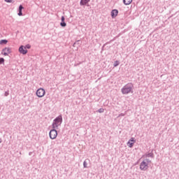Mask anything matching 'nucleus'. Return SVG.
I'll return each mask as SVG.
<instances>
[{
	"label": "nucleus",
	"mask_w": 179,
	"mask_h": 179,
	"mask_svg": "<svg viewBox=\"0 0 179 179\" xmlns=\"http://www.w3.org/2000/svg\"><path fill=\"white\" fill-rule=\"evenodd\" d=\"M61 22H60V26L62 27H66V22H65V17L64 16H62L61 18Z\"/></svg>",
	"instance_id": "9d476101"
},
{
	"label": "nucleus",
	"mask_w": 179,
	"mask_h": 179,
	"mask_svg": "<svg viewBox=\"0 0 179 179\" xmlns=\"http://www.w3.org/2000/svg\"><path fill=\"white\" fill-rule=\"evenodd\" d=\"M123 3L126 6L131 5L132 0H123Z\"/></svg>",
	"instance_id": "ddd939ff"
},
{
	"label": "nucleus",
	"mask_w": 179,
	"mask_h": 179,
	"mask_svg": "<svg viewBox=\"0 0 179 179\" xmlns=\"http://www.w3.org/2000/svg\"><path fill=\"white\" fill-rule=\"evenodd\" d=\"M90 0H80V6H85L89 3Z\"/></svg>",
	"instance_id": "9b49d317"
},
{
	"label": "nucleus",
	"mask_w": 179,
	"mask_h": 179,
	"mask_svg": "<svg viewBox=\"0 0 179 179\" xmlns=\"http://www.w3.org/2000/svg\"><path fill=\"white\" fill-rule=\"evenodd\" d=\"M148 169H149V165L148 164V163H146V162L143 161L141 164H140V169L142 171H146V170H148Z\"/></svg>",
	"instance_id": "20e7f679"
},
{
	"label": "nucleus",
	"mask_w": 179,
	"mask_h": 179,
	"mask_svg": "<svg viewBox=\"0 0 179 179\" xmlns=\"http://www.w3.org/2000/svg\"><path fill=\"white\" fill-rule=\"evenodd\" d=\"M80 41H77L76 42H75L73 45V47H75V45H76V44H78V43H79Z\"/></svg>",
	"instance_id": "bb28decb"
},
{
	"label": "nucleus",
	"mask_w": 179,
	"mask_h": 179,
	"mask_svg": "<svg viewBox=\"0 0 179 179\" xmlns=\"http://www.w3.org/2000/svg\"><path fill=\"white\" fill-rule=\"evenodd\" d=\"M31 155H33V152H29V156H31Z\"/></svg>",
	"instance_id": "c85d7f7f"
},
{
	"label": "nucleus",
	"mask_w": 179,
	"mask_h": 179,
	"mask_svg": "<svg viewBox=\"0 0 179 179\" xmlns=\"http://www.w3.org/2000/svg\"><path fill=\"white\" fill-rule=\"evenodd\" d=\"M6 2H8V3H10L12 2V0H5Z\"/></svg>",
	"instance_id": "cd10ccee"
},
{
	"label": "nucleus",
	"mask_w": 179,
	"mask_h": 179,
	"mask_svg": "<svg viewBox=\"0 0 179 179\" xmlns=\"http://www.w3.org/2000/svg\"><path fill=\"white\" fill-rule=\"evenodd\" d=\"M4 96H5L6 97H8V96H9V91L5 92Z\"/></svg>",
	"instance_id": "393cba45"
},
{
	"label": "nucleus",
	"mask_w": 179,
	"mask_h": 179,
	"mask_svg": "<svg viewBox=\"0 0 179 179\" xmlns=\"http://www.w3.org/2000/svg\"><path fill=\"white\" fill-rule=\"evenodd\" d=\"M83 167L84 169H87V162L86 161L83 162Z\"/></svg>",
	"instance_id": "aec40b11"
},
{
	"label": "nucleus",
	"mask_w": 179,
	"mask_h": 179,
	"mask_svg": "<svg viewBox=\"0 0 179 179\" xmlns=\"http://www.w3.org/2000/svg\"><path fill=\"white\" fill-rule=\"evenodd\" d=\"M49 136L50 139H57V136H58V131L55 128H52L49 132Z\"/></svg>",
	"instance_id": "7ed1b4c3"
},
{
	"label": "nucleus",
	"mask_w": 179,
	"mask_h": 179,
	"mask_svg": "<svg viewBox=\"0 0 179 179\" xmlns=\"http://www.w3.org/2000/svg\"><path fill=\"white\" fill-rule=\"evenodd\" d=\"M134 143H131L129 141L127 142V145H129V148H133Z\"/></svg>",
	"instance_id": "6ab92c4d"
},
{
	"label": "nucleus",
	"mask_w": 179,
	"mask_h": 179,
	"mask_svg": "<svg viewBox=\"0 0 179 179\" xmlns=\"http://www.w3.org/2000/svg\"><path fill=\"white\" fill-rule=\"evenodd\" d=\"M118 65H120V61H118V60L115 61L114 64H113V66L115 68V67L118 66Z\"/></svg>",
	"instance_id": "2eb2a0df"
},
{
	"label": "nucleus",
	"mask_w": 179,
	"mask_h": 179,
	"mask_svg": "<svg viewBox=\"0 0 179 179\" xmlns=\"http://www.w3.org/2000/svg\"><path fill=\"white\" fill-rule=\"evenodd\" d=\"M62 124V115H59L54 119L52 124V128L57 129Z\"/></svg>",
	"instance_id": "f03ea898"
},
{
	"label": "nucleus",
	"mask_w": 179,
	"mask_h": 179,
	"mask_svg": "<svg viewBox=\"0 0 179 179\" xmlns=\"http://www.w3.org/2000/svg\"><path fill=\"white\" fill-rule=\"evenodd\" d=\"M133 89L134 84H132V83H129L121 89V92L122 94H129V93H134V92H132Z\"/></svg>",
	"instance_id": "f257e3e1"
},
{
	"label": "nucleus",
	"mask_w": 179,
	"mask_h": 179,
	"mask_svg": "<svg viewBox=\"0 0 179 179\" xmlns=\"http://www.w3.org/2000/svg\"><path fill=\"white\" fill-rule=\"evenodd\" d=\"M0 143H2V138H0Z\"/></svg>",
	"instance_id": "c756f323"
},
{
	"label": "nucleus",
	"mask_w": 179,
	"mask_h": 179,
	"mask_svg": "<svg viewBox=\"0 0 179 179\" xmlns=\"http://www.w3.org/2000/svg\"><path fill=\"white\" fill-rule=\"evenodd\" d=\"M117 117H125V113H120V114H119V115Z\"/></svg>",
	"instance_id": "a878e982"
},
{
	"label": "nucleus",
	"mask_w": 179,
	"mask_h": 179,
	"mask_svg": "<svg viewBox=\"0 0 179 179\" xmlns=\"http://www.w3.org/2000/svg\"><path fill=\"white\" fill-rule=\"evenodd\" d=\"M10 52H12V50L10 49V48H5L2 50V54L3 55H5V57L9 55Z\"/></svg>",
	"instance_id": "423d86ee"
},
{
	"label": "nucleus",
	"mask_w": 179,
	"mask_h": 179,
	"mask_svg": "<svg viewBox=\"0 0 179 179\" xmlns=\"http://www.w3.org/2000/svg\"><path fill=\"white\" fill-rule=\"evenodd\" d=\"M24 50L27 48L28 50H30L31 48V45L30 44H27L26 45L24 46Z\"/></svg>",
	"instance_id": "dca6fc26"
},
{
	"label": "nucleus",
	"mask_w": 179,
	"mask_h": 179,
	"mask_svg": "<svg viewBox=\"0 0 179 179\" xmlns=\"http://www.w3.org/2000/svg\"><path fill=\"white\" fill-rule=\"evenodd\" d=\"M5 63V59L3 57H0V65H2V64Z\"/></svg>",
	"instance_id": "a211bd4d"
},
{
	"label": "nucleus",
	"mask_w": 179,
	"mask_h": 179,
	"mask_svg": "<svg viewBox=\"0 0 179 179\" xmlns=\"http://www.w3.org/2000/svg\"><path fill=\"white\" fill-rule=\"evenodd\" d=\"M23 9H24V7H23L22 5H20L18 10H21L22 11V10H23Z\"/></svg>",
	"instance_id": "412c9836"
},
{
	"label": "nucleus",
	"mask_w": 179,
	"mask_h": 179,
	"mask_svg": "<svg viewBox=\"0 0 179 179\" xmlns=\"http://www.w3.org/2000/svg\"><path fill=\"white\" fill-rule=\"evenodd\" d=\"M129 142H133L134 143H135L136 141H135V139H134L133 137H131V138L129 140Z\"/></svg>",
	"instance_id": "5701e85b"
},
{
	"label": "nucleus",
	"mask_w": 179,
	"mask_h": 179,
	"mask_svg": "<svg viewBox=\"0 0 179 179\" xmlns=\"http://www.w3.org/2000/svg\"><path fill=\"white\" fill-rule=\"evenodd\" d=\"M45 94V90L43 88H39L36 91V96L38 97H44V95Z\"/></svg>",
	"instance_id": "39448f33"
},
{
	"label": "nucleus",
	"mask_w": 179,
	"mask_h": 179,
	"mask_svg": "<svg viewBox=\"0 0 179 179\" xmlns=\"http://www.w3.org/2000/svg\"><path fill=\"white\" fill-rule=\"evenodd\" d=\"M0 44L1 45L8 44V40H6V39H1L0 41Z\"/></svg>",
	"instance_id": "4468645a"
},
{
	"label": "nucleus",
	"mask_w": 179,
	"mask_h": 179,
	"mask_svg": "<svg viewBox=\"0 0 179 179\" xmlns=\"http://www.w3.org/2000/svg\"><path fill=\"white\" fill-rule=\"evenodd\" d=\"M18 16H23V13L21 10H18Z\"/></svg>",
	"instance_id": "b1692460"
},
{
	"label": "nucleus",
	"mask_w": 179,
	"mask_h": 179,
	"mask_svg": "<svg viewBox=\"0 0 179 179\" xmlns=\"http://www.w3.org/2000/svg\"><path fill=\"white\" fill-rule=\"evenodd\" d=\"M143 162H145V163H147V164L148 165H149V163H152V161L148 158L145 159Z\"/></svg>",
	"instance_id": "f3484780"
},
{
	"label": "nucleus",
	"mask_w": 179,
	"mask_h": 179,
	"mask_svg": "<svg viewBox=\"0 0 179 179\" xmlns=\"http://www.w3.org/2000/svg\"><path fill=\"white\" fill-rule=\"evenodd\" d=\"M117 15H118V10H117V9L112 10L111 17L113 19H114V17H117Z\"/></svg>",
	"instance_id": "6e6552de"
},
{
	"label": "nucleus",
	"mask_w": 179,
	"mask_h": 179,
	"mask_svg": "<svg viewBox=\"0 0 179 179\" xmlns=\"http://www.w3.org/2000/svg\"><path fill=\"white\" fill-rule=\"evenodd\" d=\"M143 157H151L152 159H153V157H155V155L151 152L145 153L143 155Z\"/></svg>",
	"instance_id": "f8f14e48"
},
{
	"label": "nucleus",
	"mask_w": 179,
	"mask_h": 179,
	"mask_svg": "<svg viewBox=\"0 0 179 179\" xmlns=\"http://www.w3.org/2000/svg\"><path fill=\"white\" fill-rule=\"evenodd\" d=\"M61 22H60V26L62 27H66V22H65V17L64 16H62L61 18Z\"/></svg>",
	"instance_id": "1a4fd4ad"
},
{
	"label": "nucleus",
	"mask_w": 179,
	"mask_h": 179,
	"mask_svg": "<svg viewBox=\"0 0 179 179\" xmlns=\"http://www.w3.org/2000/svg\"><path fill=\"white\" fill-rule=\"evenodd\" d=\"M98 113H104V108H99V109L98 110Z\"/></svg>",
	"instance_id": "4be33fe9"
},
{
	"label": "nucleus",
	"mask_w": 179,
	"mask_h": 179,
	"mask_svg": "<svg viewBox=\"0 0 179 179\" xmlns=\"http://www.w3.org/2000/svg\"><path fill=\"white\" fill-rule=\"evenodd\" d=\"M19 52L22 54V55H26V54H27V50L24 49V46L21 45L19 48Z\"/></svg>",
	"instance_id": "0eeeda50"
}]
</instances>
